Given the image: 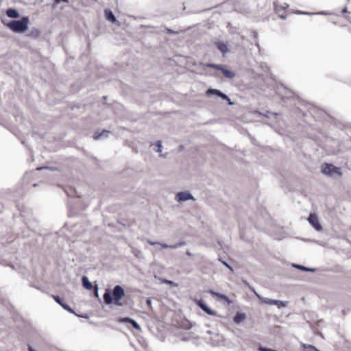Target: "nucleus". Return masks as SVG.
<instances>
[{
    "label": "nucleus",
    "instance_id": "obj_1",
    "mask_svg": "<svg viewBox=\"0 0 351 351\" xmlns=\"http://www.w3.org/2000/svg\"><path fill=\"white\" fill-rule=\"evenodd\" d=\"M125 295L124 289L119 285L114 287L112 292L106 291L104 294V300L108 304H114L117 306H123V303L121 302L122 298Z\"/></svg>",
    "mask_w": 351,
    "mask_h": 351
},
{
    "label": "nucleus",
    "instance_id": "obj_2",
    "mask_svg": "<svg viewBox=\"0 0 351 351\" xmlns=\"http://www.w3.org/2000/svg\"><path fill=\"white\" fill-rule=\"evenodd\" d=\"M29 19L27 16H23L21 20L12 21L7 23V27L14 32H24L28 28Z\"/></svg>",
    "mask_w": 351,
    "mask_h": 351
},
{
    "label": "nucleus",
    "instance_id": "obj_3",
    "mask_svg": "<svg viewBox=\"0 0 351 351\" xmlns=\"http://www.w3.org/2000/svg\"><path fill=\"white\" fill-rule=\"evenodd\" d=\"M321 171L322 173L327 176H332L333 173H337L340 176L342 175V173L339 171L338 167L328 163H323L322 165Z\"/></svg>",
    "mask_w": 351,
    "mask_h": 351
},
{
    "label": "nucleus",
    "instance_id": "obj_4",
    "mask_svg": "<svg viewBox=\"0 0 351 351\" xmlns=\"http://www.w3.org/2000/svg\"><path fill=\"white\" fill-rule=\"evenodd\" d=\"M205 66L207 67H209V68H213V69L221 71L223 73V75L227 78L232 79L234 77V73L233 72L225 69L223 67V66H222L221 64L207 63L205 64Z\"/></svg>",
    "mask_w": 351,
    "mask_h": 351
},
{
    "label": "nucleus",
    "instance_id": "obj_5",
    "mask_svg": "<svg viewBox=\"0 0 351 351\" xmlns=\"http://www.w3.org/2000/svg\"><path fill=\"white\" fill-rule=\"evenodd\" d=\"M256 295H257V297L260 299V300L263 303L266 304L276 305L278 308L285 307L287 306V302H283V301H280V300H271V299H268V298H262L260 295H258V294H256Z\"/></svg>",
    "mask_w": 351,
    "mask_h": 351
},
{
    "label": "nucleus",
    "instance_id": "obj_6",
    "mask_svg": "<svg viewBox=\"0 0 351 351\" xmlns=\"http://www.w3.org/2000/svg\"><path fill=\"white\" fill-rule=\"evenodd\" d=\"M308 220L316 230H322V226L319 224L317 216L315 213H311Z\"/></svg>",
    "mask_w": 351,
    "mask_h": 351
},
{
    "label": "nucleus",
    "instance_id": "obj_7",
    "mask_svg": "<svg viewBox=\"0 0 351 351\" xmlns=\"http://www.w3.org/2000/svg\"><path fill=\"white\" fill-rule=\"evenodd\" d=\"M148 243L152 245H160L162 248H171V249H176V248H178L179 247H182V246H184L186 245V243L184 241H180L176 244L170 245L165 244V243H160L159 242L148 241Z\"/></svg>",
    "mask_w": 351,
    "mask_h": 351
},
{
    "label": "nucleus",
    "instance_id": "obj_8",
    "mask_svg": "<svg viewBox=\"0 0 351 351\" xmlns=\"http://www.w3.org/2000/svg\"><path fill=\"white\" fill-rule=\"evenodd\" d=\"M274 7L276 14H278L280 18L284 19L285 14L286 13V9L288 7V5L284 6L282 5H279L277 2L274 1Z\"/></svg>",
    "mask_w": 351,
    "mask_h": 351
},
{
    "label": "nucleus",
    "instance_id": "obj_9",
    "mask_svg": "<svg viewBox=\"0 0 351 351\" xmlns=\"http://www.w3.org/2000/svg\"><path fill=\"white\" fill-rule=\"evenodd\" d=\"M213 94L218 95L219 97H221L223 99L228 100L229 104H232V103L230 101V99L228 98V97L227 95H226L225 94H223V93H221L220 90H217V89H213V88H209L206 91L207 96H210L211 95H213Z\"/></svg>",
    "mask_w": 351,
    "mask_h": 351
},
{
    "label": "nucleus",
    "instance_id": "obj_10",
    "mask_svg": "<svg viewBox=\"0 0 351 351\" xmlns=\"http://www.w3.org/2000/svg\"><path fill=\"white\" fill-rule=\"evenodd\" d=\"M176 199L178 201H186L189 199H194L193 197L186 191L180 192L176 195Z\"/></svg>",
    "mask_w": 351,
    "mask_h": 351
},
{
    "label": "nucleus",
    "instance_id": "obj_11",
    "mask_svg": "<svg viewBox=\"0 0 351 351\" xmlns=\"http://www.w3.org/2000/svg\"><path fill=\"white\" fill-rule=\"evenodd\" d=\"M197 305L207 314L210 315H215L216 312L211 308H210L203 300H199L197 302Z\"/></svg>",
    "mask_w": 351,
    "mask_h": 351
},
{
    "label": "nucleus",
    "instance_id": "obj_12",
    "mask_svg": "<svg viewBox=\"0 0 351 351\" xmlns=\"http://www.w3.org/2000/svg\"><path fill=\"white\" fill-rule=\"evenodd\" d=\"M120 322H124V323H130L132 325V326L138 330H141V327L139 326V324L136 322L134 321V319L130 318V317H123V318H121L120 319Z\"/></svg>",
    "mask_w": 351,
    "mask_h": 351
},
{
    "label": "nucleus",
    "instance_id": "obj_13",
    "mask_svg": "<svg viewBox=\"0 0 351 351\" xmlns=\"http://www.w3.org/2000/svg\"><path fill=\"white\" fill-rule=\"evenodd\" d=\"M215 45L222 53H226L228 51L227 43L223 42H215Z\"/></svg>",
    "mask_w": 351,
    "mask_h": 351
},
{
    "label": "nucleus",
    "instance_id": "obj_14",
    "mask_svg": "<svg viewBox=\"0 0 351 351\" xmlns=\"http://www.w3.org/2000/svg\"><path fill=\"white\" fill-rule=\"evenodd\" d=\"M104 14H105L106 19L108 21H109L112 23L117 22V19H116L114 15L113 14L112 12L110 10L106 9L104 10Z\"/></svg>",
    "mask_w": 351,
    "mask_h": 351
},
{
    "label": "nucleus",
    "instance_id": "obj_15",
    "mask_svg": "<svg viewBox=\"0 0 351 351\" xmlns=\"http://www.w3.org/2000/svg\"><path fill=\"white\" fill-rule=\"evenodd\" d=\"M246 318V315L244 313H237L234 317V322L237 324H239L244 321Z\"/></svg>",
    "mask_w": 351,
    "mask_h": 351
},
{
    "label": "nucleus",
    "instance_id": "obj_16",
    "mask_svg": "<svg viewBox=\"0 0 351 351\" xmlns=\"http://www.w3.org/2000/svg\"><path fill=\"white\" fill-rule=\"evenodd\" d=\"M82 280L83 287L85 289H86L88 290H91L92 289H93V286L92 283L88 280V279L86 276H83Z\"/></svg>",
    "mask_w": 351,
    "mask_h": 351
},
{
    "label": "nucleus",
    "instance_id": "obj_17",
    "mask_svg": "<svg viewBox=\"0 0 351 351\" xmlns=\"http://www.w3.org/2000/svg\"><path fill=\"white\" fill-rule=\"evenodd\" d=\"M6 15L10 18L13 19L18 18L19 16L18 11L12 8H9L6 10Z\"/></svg>",
    "mask_w": 351,
    "mask_h": 351
},
{
    "label": "nucleus",
    "instance_id": "obj_18",
    "mask_svg": "<svg viewBox=\"0 0 351 351\" xmlns=\"http://www.w3.org/2000/svg\"><path fill=\"white\" fill-rule=\"evenodd\" d=\"M53 300L57 302L58 303L60 306H62L64 309L67 310L69 312H72V310L69 307L68 305L62 303V302L61 301V299L60 298L59 296H57V295H52Z\"/></svg>",
    "mask_w": 351,
    "mask_h": 351
},
{
    "label": "nucleus",
    "instance_id": "obj_19",
    "mask_svg": "<svg viewBox=\"0 0 351 351\" xmlns=\"http://www.w3.org/2000/svg\"><path fill=\"white\" fill-rule=\"evenodd\" d=\"M209 292H210L213 295L216 296V297H217L218 298H220V299H221V300H224V301H226V302H230V301H229L228 298L226 295L221 294V293H220L215 292V291H213V290H210Z\"/></svg>",
    "mask_w": 351,
    "mask_h": 351
},
{
    "label": "nucleus",
    "instance_id": "obj_20",
    "mask_svg": "<svg viewBox=\"0 0 351 351\" xmlns=\"http://www.w3.org/2000/svg\"><path fill=\"white\" fill-rule=\"evenodd\" d=\"M156 145L157 147V152H162V145H161V141H158L156 143Z\"/></svg>",
    "mask_w": 351,
    "mask_h": 351
},
{
    "label": "nucleus",
    "instance_id": "obj_21",
    "mask_svg": "<svg viewBox=\"0 0 351 351\" xmlns=\"http://www.w3.org/2000/svg\"><path fill=\"white\" fill-rule=\"evenodd\" d=\"M293 266H294L295 267L298 268V269H301V270H303V271H306V270H308L305 267L302 266V265H294Z\"/></svg>",
    "mask_w": 351,
    "mask_h": 351
},
{
    "label": "nucleus",
    "instance_id": "obj_22",
    "mask_svg": "<svg viewBox=\"0 0 351 351\" xmlns=\"http://www.w3.org/2000/svg\"><path fill=\"white\" fill-rule=\"evenodd\" d=\"M108 132H108V130H104L102 131V132H101V134H98L97 136H96L95 137V139H97V138H100V137L103 135V134H104V133H108Z\"/></svg>",
    "mask_w": 351,
    "mask_h": 351
},
{
    "label": "nucleus",
    "instance_id": "obj_23",
    "mask_svg": "<svg viewBox=\"0 0 351 351\" xmlns=\"http://www.w3.org/2000/svg\"><path fill=\"white\" fill-rule=\"evenodd\" d=\"M260 351H272V349L268 348H264V347H260L258 348Z\"/></svg>",
    "mask_w": 351,
    "mask_h": 351
},
{
    "label": "nucleus",
    "instance_id": "obj_24",
    "mask_svg": "<svg viewBox=\"0 0 351 351\" xmlns=\"http://www.w3.org/2000/svg\"><path fill=\"white\" fill-rule=\"evenodd\" d=\"M94 289V294L95 297H98V287L97 286H95L93 287Z\"/></svg>",
    "mask_w": 351,
    "mask_h": 351
},
{
    "label": "nucleus",
    "instance_id": "obj_25",
    "mask_svg": "<svg viewBox=\"0 0 351 351\" xmlns=\"http://www.w3.org/2000/svg\"><path fill=\"white\" fill-rule=\"evenodd\" d=\"M62 2H65V3H68V2H69V1H68V0H54V3H55L56 4H58V3H60V2H62Z\"/></svg>",
    "mask_w": 351,
    "mask_h": 351
},
{
    "label": "nucleus",
    "instance_id": "obj_26",
    "mask_svg": "<svg viewBox=\"0 0 351 351\" xmlns=\"http://www.w3.org/2000/svg\"><path fill=\"white\" fill-rule=\"evenodd\" d=\"M165 282L168 285H173V286H176V284L173 282V281H171V280H165Z\"/></svg>",
    "mask_w": 351,
    "mask_h": 351
},
{
    "label": "nucleus",
    "instance_id": "obj_27",
    "mask_svg": "<svg viewBox=\"0 0 351 351\" xmlns=\"http://www.w3.org/2000/svg\"><path fill=\"white\" fill-rule=\"evenodd\" d=\"M342 13L343 14H345V13H348V9L346 7H345L343 10H342Z\"/></svg>",
    "mask_w": 351,
    "mask_h": 351
},
{
    "label": "nucleus",
    "instance_id": "obj_28",
    "mask_svg": "<svg viewBox=\"0 0 351 351\" xmlns=\"http://www.w3.org/2000/svg\"><path fill=\"white\" fill-rule=\"evenodd\" d=\"M308 348H311V349H312V350H316L315 347V346H311V345H309V346H308Z\"/></svg>",
    "mask_w": 351,
    "mask_h": 351
},
{
    "label": "nucleus",
    "instance_id": "obj_29",
    "mask_svg": "<svg viewBox=\"0 0 351 351\" xmlns=\"http://www.w3.org/2000/svg\"><path fill=\"white\" fill-rule=\"evenodd\" d=\"M28 350L29 351H35L31 346H29Z\"/></svg>",
    "mask_w": 351,
    "mask_h": 351
},
{
    "label": "nucleus",
    "instance_id": "obj_30",
    "mask_svg": "<svg viewBox=\"0 0 351 351\" xmlns=\"http://www.w3.org/2000/svg\"><path fill=\"white\" fill-rule=\"evenodd\" d=\"M224 263V265H225L228 268H229L230 269H231V270H232V268H231V267H230L227 263Z\"/></svg>",
    "mask_w": 351,
    "mask_h": 351
},
{
    "label": "nucleus",
    "instance_id": "obj_31",
    "mask_svg": "<svg viewBox=\"0 0 351 351\" xmlns=\"http://www.w3.org/2000/svg\"><path fill=\"white\" fill-rule=\"evenodd\" d=\"M346 18L351 22V19L348 16H346Z\"/></svg>",
    "mask_w": 351,
    "mask_h": 351
},
{
    "label": "nucleus",
    "instance_id": "obj_32",
    "mask_svg": "<svg viewBox=\"0 0 351 351\" xmlns=\"http://www.w3.org/2000/svg\"><path fill=\"white\" fill-rule=\"evenodd\" d=\"M167 31H168V32H169V33H171V34L174 33V32H173V31H172V30H171V29H167Z\"/></svg>",
    "mask_w": 351,
    "mask_h": 351
},
{
    "label": "nucleus",
    "instance_id": "obj_33",
    "mask_svg": "<svg viewBox=\"0 0 351 351\" xmlns=\"http://www.w3.org/2000/svg\"><path fill=\"white\" fill-rule=\"evenodd\" d=\"M186 255H188V256H191V254L189 251H187V252H186Z\"/></svg>",
    "mask_w": 351,
    "mask_h": 351
}]
</instances>
